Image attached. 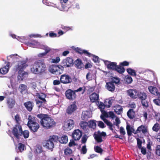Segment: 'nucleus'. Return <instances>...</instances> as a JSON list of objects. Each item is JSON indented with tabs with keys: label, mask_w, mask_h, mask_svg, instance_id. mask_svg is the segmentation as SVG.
Returning a JSON list of instances; mask_svg holds the SVG:
<instances>
[{
	"label": "nucleus",
	"mask_w": 160,
	"mask_h": 160,
	"mask_svg": "<svg viewBox=\"0 0 160 160\" xmlns=\"http://www.w3.org/2000/svg\"><path fill=\"white\" fill-rule=\"evenodd\" d=\"M37 117L40 119L41 125L43 128L50 129L54 126L55 124L54 121L48 115L40 113L38 114Z\"/></svg>",
	"instance_id": "obj_1"
},
{
	"label": "nucleus",
	"mask_w": 160,
	"mask_h": 160,
	"mask_svg": "<svg viewBox=\"0 0 160 160\" xmlns=\"http://www.w3.org/2000/svg\"><path fill=\"white\" fill-rule=\"evenodd\" d=\"M28 66L26 62L24 61H18L17 64L15 65V69L16 71H18V79L22 80L24 77L28 75V72L24 71Z\"/></svg>",
	"instance_id": "obj_2"
},
{
	"label": "nucleus",
	"mask_w": 160,
	"mask_h": 160,
	"mask_svg": "<svg viewBox=\"0 0 160 160\" xmlns=\"http://www.w3.org/2000/svg\"><path fill=\"white\" fill-rule=\"evenodd\" d=\"M46 68L43 60H38L31 65V71L33 73L37 74L43 72Z\"/></svg>",
	"instance_id": "obj_3"
},
{
	"label": "nucleus",
	"mask_w": 160,
	"mask_h": 160,
	"mask_svg": "<svg viewBox=\"0 0 160 160\" xmlns=\"http://www.w3.org/2000/svg\"><path fill=\"white\" fill-rule=\"evenodd\" d=\"M36 119V117L32 116L30 115L28 116L27 126L30 131L33 133L37 132L40 127L39 125L37 122Z\"/></svg>",
	"instance_id": "obj_4"
},
{
	"label": "nucleus",
	"mask_w": 160,
	"mask_h": 160,
	"mask_svg": "<svg viewBox=\"0 0 160 160\" xmlns=\"http://www.w3.org/2000/svg\"><path fill=\"white\" fill-rule=\"evenodd\" d=\"M58 137L57 136L53 135L49 137L48 140L45 141L43 142V146L46 148L52 151V149L54 148V143L57 142L58 141Z\"/></svg>",
	"instance_id": "obj_5"
},
{
	"label": "nucleus",
	"mask_w": 160,
	"mask_h": 160,
	"mask_svg": "<svg viewBox=\"0 0 160 160\" xmlns=\"http://www.w3.org/2000/svg\"><path fill=\"white\" fill-rule=\"evenodd\" d=\"M22 129L20 124H16L13 128L12 133L14 136L18 139H19L22 135Z\"/></svg>",
	"instance_id": "obj_6"
},
{
	"label": "nucleus",
	"mask_w": 160,
	"mask_h": 160,
	"mask_svg": "<svg viewBox=\"0 0 160 160\" xmlns=\"http://www.w3.org/2000/svg\"><path fill=\"white\" fill-rule=\"evenodd\" d=\"M147 95L144 92H138L137 97L141 101V104L143 107L147 108L148 107V103L146 100L147 98Z\"/></svg>",
	"instance_id": "obj_7"
},
{
	"label": "nucleus",
	"mask_w": 160,
	"mask_h": 160,
	"mask_svg": "<svg viewBox=\"0 0 160 160\" xmlns=\"http://www.w3.org/2000/svg\"><path fill=\"white\" fill-rule=\"evenodd\" d=\"M37 97L41 100H36V104L40 108L42 106V105L46 103V100L45 98L46 97V95L45 94L41 93L38 94L37 95Z\"/></svg>",
	"instance_id": "obj_8"
},
{
	"label": "nucleus",
	"mask_w": 160,
	"mask_h": 160,
	"mask_svg": "<svg viewBox=\"0 0 160 160\" xmlns=\"http://www.w3.org/2000/svg\"><path fill=\"white\" fill-rule=\"evenodd\" d=\"M74 126V121L69 119L65 122L63 126V129L65 130L68 131L72 129Z\"/></svg>",
	"instance_id": "obj_9"
},
{
	"label": "nucleus",
	"mask_w": 160,
	"mask_h": 160,
	"mask_svg": "<svg viewBox=\"0 0 160 160\" xmlns=\"http://www.w3.org/2000/svg\"><path fill=\"white\" fill-rule=\"evenodd\" d=\"M65 95L66 98L70 100H74L77 96L74 90H72L70 89H69L66 91Z\"/></svg>",
	"instance_id": "obj_10"
},
{
	"label": "nucleus",
	"mask_w": 160,
	"mask_h": 160,
	"mask_svg": "<svg viewBox=\"0 0 160 160\" xmlns=\"http://www.w3.org/2000/svg\"><path fill=\"white\" fill-rule=\"evenodd\" d=\"M106 136V133L104 132H100L98 131L97 133H94L93 134V137L95 140L98 143L101 142L103 141L102 139V137H105Z\"/></svg>",
	"instance_id": "obj_11"
},
{
	"label": "nucleus",
	"mask_w": 160,
	"mask_h": 160,
	"mask_svg": "<svg viewBox=\"0 0 160 160\" xmlns=\"http://www.w3.org/2000/svg\"><path fill=\"white\" fill-rule=\"evenodd\" d=\"M60 80L61 83L64 84H69L72 82V79L70 76L65 74L61 76Z\"/></svg>",
	"instance_id": "obj_12"
},
{
	"label": "nucleus",
	"mask_w": 160,
	"mask_h": 160,
	"mask_svg": "<svg viewBox=\"0 0 160 160\" xmlns=\"http://www.w3.org/2000/svg\"><path fill=\"white\" fill-rule=\"evenodd\" d=\"M82 134V132L79 129L75 130L72 134V138L74 140H78L81 138Z\"/></svg>",
	"instance_id": "obj_13"
},
{
	"label": "nucleus",
	"mask_w": 160,
	"mask_h": 160,
	"mask_svg": "<svg viewBox=\"0 0 160 160\" xmlns=\"http://www.w3.org/2000/svg\"><path fill=\"white\" fill-rule=\"evenodd\" d=\"M60 69L61 68L60 65H52L50 67L49 71L54 74H57L58 73L61 74V72H60Z\"/></svg>",
	"instance_id": "obj_14"
},
{
	"label": "nucleus",
	"mask_w": 160,
	"mask_h": 160,
	"mask_svg": "<svg viewBox=\"0 0 160 160\" xmlns=\"http://www.w3.org/2000/svg\"><path fill=\"white\" fill-rule=\"evenodd\" d=\"M108 117V114L107 113H105L103 114V115H101L100 116L101 118L104 121V122L109 127V129L111 130H113V124L112 123L108 120L105 118V117Z\"/></svg>",
	"instance_id": "obj_15"
},
{
	"label": "nucleus",
	"mask_w": 160,
	"mask_h": 160,
	"mask_svg": "<svg viewBox=\"0 0 160 160\" xmlns=\"http://www.w3.org/2000/svg\"><path fill=\"white\" fill-rule=\"evenodd\" d=\"M77 106L75 103L73 102L68 106L66 109V113L68 115H71L76 110Z\"/></svg>",
	"instance_id": "obj_16"
},
{
	"label": "nucleus",
	"mask_w": 160,
	"mask_h": 160,
	"mask_svg": "<svg viewBox=\"0 0 160 160\" xmlns=\"http://www.w3.org/2000/svg\"><path fill=\"white\" fill-rule=\"evenodd\" d=\"M104 63L107 66V68L110 70H115L117 67V63L116 62L106 61Z\"/></svg>",
	"instance_id": "obj_17"
},
{
	"label": "nucleus",
	"mask_w": 160,
	"mask_h": 160,
	"mask_svg": "<svg viewBox=\"0 0 160 160\" xmlns=\"http://www.w3.org/2000/svg\"><path fill=\"white\" fill-rule=\"evenodd\" d=\"M128 95L133 99L137 98L138 92L136 89H129L127 91Z\"/></svg>",
	"instance_id": "obj_18"
},
{
	"label": "nucleus",
	"mask_w": 160,
	"mask_h": 160,
	"mask_svg": "<svg viewBox=\"0 0 160 160\" xmlns=\"http://www.w3.org/2000/svg\"><path fill=\"white\" fill-rule=\"evenodd\" d=\"M74 50L78 53L81 54H84L85 55H86L89 57H90L92 54L88 52L87 50H82L81 48H76L74 49Z\"/></svg>",
	"instance_id": "obj_19"
},
{
	"label": "nucleus",
	"mask_w": 160,
	"mask_h": 160,
	"mask_svg": "<svg viewBox=\"0 0 160 160\" xmlns=\"http://www.w3.org/2000/svg\"><path fill=\"white\" fill-rule=\"evenodd\" d=\"M148 89L149 91L152 94L157 96L160 95V92H158V89L156 87L150 86L148 87Z\"/></svg>",
	"instance_id": "obj_20"
},
{
	"label": "nucleus",
	"mask_w": 160,
	"mask_h": 160,
	"mask_svg": "<svg viewBox=\"0 0 160 160\" xmlns=\"http://www.w3.org/2000/svg\"><path fill=\"white\" fill-rule=\"evenodd\" d=\"M24 105L28 111L30 112L32 109L34 104L32 102L29 101L24 103Z\"/></svg>",
	"instance_id": "obj_21"
},
{
	"label": "nucleus",
	"mask_w": 160,
	"mask_h": 160,
	"mask_svg": "<svg viewBox=\"0 0 160 160\" xmlns=\"http://www.w3.org/2000/svg\"><path fill=\"white\" fill-rule=\"evenodd\" d=\"M75 66L77 69H81L83 68L84 65L81 59L78 58L74 62Z\"/></svg>",
	"instance_id": "obj_22"
},
{
	"label": "nucleus",
	"mask_w": 160,
	"mask_h": 160,
	"mask_svg": "<svg viewBox=\"0 0 160 160\" xmlns=\"http://www.w3.org/2000/svg\"><path fill=\"white\" fill-rule=\"evenodd\" d=\"M90 101L92 102H98L99 100V95L95 92L93 93L90 96Z\"/></svg>",
	"instance_id": "obj_23"
},
{
	"label": "nucleus",
	"mask_w": 160,
	"mask_h": 160,
	"mask_svg": "<svg viewBox=\"0 0 160 160\" xmlns=\"http://www.w3.org/2000/svg\"><path fill=\"white\" fill-rule=\"evenodd\" d=\"M141 132L144 134H147L148 132L147 128L143 125L139 127L136 131V133H140Z\"/></svg>",
	"instance_id": "obj_24"
},
{
	"label": "nucleus",
	"mask_w": 160,
	"mask_h": 160,
	"mask_svg": "<svg viewBox=\"0 0 160 160\" xmlns=\"http://www.w3.org/2000/svg\"><path fill=\"white\" fill-rule=\"evenodd\" d=\"M106 87L107 90L112 92H113L115 89L114 85L111 82L106 83Z\"/></svg>",
	"instance_id": "obj_25"
},
{
	"label": "nucleus",
	"mask_w": 160,
	"mask_h": 160,
	"mask_svg": "<svg viewBox=\"0 0 160 160\" xmlns=\"http://www.w3.org/2000/svg\"><path fill=\"white\" fill-rule=\"evenodd\" d=\"M10 65V62H8L5 66L0 69V73L3 74L7 73L9 70Z\"/></svg>",
	"instance_id": "obj_26"
},
{
	"label": "nucleus",
	"mask_w": 160,
	"mask_h": 160,
	"mask_svg": "<svg viewBox=\"0 0 160 160\" xmlns=\"http://www.w3.org/2000/svg\"><path fill=\"white\" fill-rule=\"evenodd\" d=\"M58 141L61 143L65 144L68 142V136L66 135H63L61 137L58 138Z\"/></svg>",
	"instance_id": "obj_27"
},
{
	"label": "nucleus",
	"mask_w": 160,
	"mask_h": 160,
	"mask_svg": "<svg viewBox=\"0 0 160 160\" xmlns=\"http://www.w3.org/2000/svg\"><path fill=\"white\" fill-rule=\"evenodd\" d=\"M7 103L8 108H12L15 105V101L13 98H9L7 100Z\"/></svg>",
	"instance_id": "obj_28"
},
{
	"label": "nucleus",
	"mask_w": 160,
	"mask_h": 160,
	"mask_svg": "<svg viewBox=\"0 0 160 160\" xmlns=\"http://www.w3.org/2000/svg\"><path fill=\"white\" fill-rule=\"evenodd\" d=\"M127 115L131 119H133L135 117V114L133 109H130L127 112Z\"/></svg>",
	"instance_id": "obj_29"
},
{
	"label": "nucleus",
	"mask_w": 160,
	"mask_h": 160,
	"mask_svg": "<svg viewBox=\"0 0 160 160\" xmlns=\"http://www.w3.org/2000/svg\"><path fill=\"white\" fill-rule=\"evenodd\" d=\"M114 108V112L118 115H120L122 112L123 108L120 105L115 106Z\"/></svg>",
	"instance_id": "obj_30"
},
{
	"label": "nucleus",
	"mask_w": 160,
	"mask_h": 160,
	"mask_svg": "<svg viewBox=\"0 0 160 160\" xmlns=\"http://www.w3.org/2000/svg\"><path fill=\"white\" fill-rule=\"evenodd\" d=\"M27 86L25 84H20L19 87L18 89L20 90V92L23 94V92H27Z\"/></svg>",
	"instance_id": "obj_31"
},
{
	"label": "nucleus",
	"mask_w": 160,
	"mask_h": 160,
	"mask_svg": "<svg viewBox=\"0 0 160 160\" xmlns=\"http://www.w3.org/2000/svg\"><path fill=\"white\" fill-rule=\"evenodd\" d=\"M61 64L62 65H60V66L62 70V71L63 70L64 67L65 68H66L70 67V65H69V64H68V63H67V60H66L65 59L63 60L61 63Z\"/></svg>",
	"instance_id": "obj_32"
},
{
	"label": "nucleus",
	"mask_w": 160,
	"mask_h": 160,
	"mask_svg": "<svg viewBox=\"0 0 160 160\" xmlns=\"http://www.w3.org/2000/svg\"><path fill=\"white\" fill-rule=\"evenodd\" d=\"M118 72L119 73L122 74L125 72V68L120 64L117 65L116 69L115 70Z\"/></svg>",
	"instance_id": "obj_33"
},
{
	"label": "nucleus",
	"mask_w": 160,
	"mask_h": 160,
	"mask_svg": "<svg viewBox=\"0 0 160 160\" xmlns=\"http://www.w3.org/2000/svg\"><path fill=\"white\" fill-rule=\"evenodd\" d=\"M64 153L66 156H72V151L69 148H67L64 149Z\"/></svg>",
	"instance_id": "obj_34"
},
{
	"label": "nucleus",
	"mask_w": 160,
	"mask_h": 160,
	"mask_svg": "<svg viewBox=\"0 0 160 160\" xmlns=\"http://www.w3.org/2000/svg\"><path fill=\"white\" fill-rule=\"evenodd\" d=\"M89 113L87 111L83 112L81 115L82 119L84 120H87L88 118H89Z\"/></svg>",
	"instance_id": "obj_35"
},
{
	"label": "nucleus",
	"mask_w": 160,
	"mask_h": 160,
	"mask_svg": "<svg viewBox=\"0 0 160 160\" xmlns=\"http://www.w3.org/2000/svg\"><path fill=\"white\" fill-rule=\"evenodd\" d=\"M126 129L128 135L129 136H131L132 134V131L134 130L133 128L131 127L130 125H127Z\"/></svg>",
	"instance_id": "obj_36"
},
{
	"label": "nucleus",
	"mask_w": 160,
	"mask_h": 160,
	"mask_svg": "<svg viewBox=\"0 0 160 160\" xmlns=\"http://www.w3.org/2000/svg\"><path fill=\"white\" fill-rule=\"evenodd\" d=\"M14 120L17 124H20L21 119L20 115L17 114L14 117Z\"/></svg>",
	"instance_id": "obj_37"
},
{
	"label": "nucleus",
	"mask_w": 160,
	"mask_h": 160,
	"mask_svg": "<svg viewBox=\"0 0 160 160\" xmlns=\"http://www.w3.org/2000/svg\"><path fill=\"white\" fill-rule=\"evenodd\" d=\"M36 152L38 153H40L42 152V146L40 145L37 144L35 147Z\"/></svg>",
	"instance_id": "obj_38"
},
{
	"label": "nucleus",
	"mask_w": 160,
	"mask_h": 160,
	"mask_svg": "<svg viewBox=\"0 0 160 160\" xmlns=\"http://www.w3.org/2000/svg\"><path fill=\"white\" fill-rule=\"evenodd\" d=\"M89 127L93 129L96 128V121L94 120H90L89 122Z\"/></svg>",
	"instance_id": "obj_39"
},
{
	"label": "nucleus",
	"mask_w": 160,
	"mask_h": 160,
	"mask_svg": "<svg viewBox=\"0 0 160 160\" xmlns=\"http://www.w3.org/2000/svg\"><path fill=\"white\" fill-rule=\"evenodd\" d=\"M127 71L128 73L133 76H135L136 75V74L135 71L131 68H128L127 69Z\"/></svg>",
	"instance_id": "obj_40"
},
{
	"label": "nucleus",
	"mask_w": 160,
	"mask_h": 160,
	"mask_svg": "<svg viewBox=\"0 0 160 160\" xmlns=\"http://www.w3.org/2000/svg\"><path fill=\"white\" fill-rule=\"evenodd\" d=\"M61 4V8H60V10L63 11H68L69 7L66 6V3L65 4V3H64V4H63V3Z\"/></svg>",
	"instance_id": "obj_41"
},
{
	"label": "nucleus",
	"mask_w": 160,
	"mask_h": 160,
	"mask_svg": "<svg viewBox=\"0 0 160 160\" xmlns=\"http://www.w3.org/2000/svg\"><path fill=\"white\" fill-rule=\"evenodd\" d=\"M94 149L96 152L99 153L100 154H102L103 150L99 146H95L94 148Z\"/></svg>",
	"instance_id": "obj_42"
},
{
	"label": "nucleus",
	"mask_w": 160,
	"mask_h": 160,
	"mask_svg": "<svg viewBox=\"0 0 160 160\" xmlns=\"http://www.w3.org/2000/svg\"><path fill=\"white\" fill-rule=\"evenodd\" d=\"M160 128V125L158 123H156L154 124L152 127V130L156 132H158Z\"/></svg>",
	"instance_id": "obj_43"
},
{
	"label": "nucleus",
	"mask_w": 160,
	"mask_h": 160,
	"mask_svg": "<svg viewBox=\"0 0 160 160\" xmlns=\"http://www.w3.org/2000/svg\"><path fill=\"white\" fill-rule=\"evenodd\" d=\"M113 84L114 83L115 84L118 83L120 82V79L118 78L113 77L111 78V82Z\"/></svg>",
	"instance_id": "obj_44"
},
{
	"label": "nucleus",
	"mask_w": 160,
	"mask_h": 160,
	"mask_svg": "<svg viewBox=\"0 0 160 160\" xmlns=\"http://www.w3.org/2000/svg\"><path fill=\"white\" fill-rule=\"evenodd\" d=\"M86 88L85 86L82 87H79L78 89L77 90H74V91L76 93V92H81V93L83 94L85 91Z\"/></svg>",
	"instance_id": "obj_45"
},
{
	"label": "nucleus",
	"mask_w": 160,
	"mask_h": 160,
	"mask_svg": "<svg viewBox=\"0 0 160 160\" xmlns=\"http://www.w3.org/2000/svg\"><path fill=\"white\" fill-rule=\"evenodd\" d=\"M88 124V123L87 122L84 121H81L80 123V127L84 130L86 129Z\"/></svg>",
	"instance_id": "obj_46"
},
{
	"label": "nucleus",
	"mask_w": 160,
	"mask_h": 160,
	"mask_svg": "<svg viewBox=\"0 0 160 160\" xmlns=\"http://www.w3.org/2000/svg\"><path fill=\"white\" fill-rule=\"evenodd\" d=\"M104 103L106 105V106L107 108H110L112 105V102L111 100L106 99L104 101Z\"/></svg>",
	"instance_id": "obj_47"
},
{
	"label": "nucleus",
	"mask_w": 160,
	"mask_h": 160,
	"mask_svg": "<svg viewBox=\"0 0 160 160\" xmlns=\"http://www.w3.org/2000/svg\"><path fill=\"white\" fill-rule=\"evenodd\" d=\"M22 135H23L24 138H28L29 135V132L28 130H25L23 131H22Z\"/></svg>",
	"instance_id": "obj_48"
},
{
	"label": "nucleus",
	"mask_w": 160,
	"mask_h": 160,
	"mask_svg": "<svg viewBox=\"0 0 160 160\" xmlns=\"http://www.w3.org/2000/svg\"><path fill=\"white\" fill-rule=\"evenodd\" d=\"M158 96V98H156L153 100V102L155 104L158 106H160V94Z\"/></svg>",
	"instance_id": "obj_49"
},
{
	"label": "nucleus",
	"mask_w": 160,
	"mask_h": 160,
	"mask_svg": "<svg viewBox=\"0 0 160 160\" xmlns=\"http://www.w3.org/2000/svg\"><path fill=\"white\" fill-rule=\"evenodd\" d=\"M126 81L128 84H130L132 82V79L130 76L128 75L126 77Z\"/></svg>",
	"instance_id": "obj_50"
},
{
	"label": "nucleus",
	"mask_w": 160,
	"mask_h": 160,
	"mask_svg": "<svg viewBox=\"0 0 160 160\" xmlns=\"http://www.w3.org/2000/svg\"><path fill=\"white\" fill-rule=\"evenodd\" d=\"M155 153L158 156H160V145H158L156 148Z\"/></svg>",
	"instance_id": "obj_51"
},
{
	"label": "nucleus",
	"mask_w": 160,
	"mask_h": 160,
	"mask_svg": "<svg viewBox=\"0 0 160 160\" xmlns=\"http://www.w3.org/2000/svg\"><path fill=\"white\" fill-rule=\"evenodd\" d=\"M65 60H67V63L69 64V65H70V66L73 63V60L72 58L68 57L65 59Z\"/></svg>",
	"instance_id": "obj_52"
},
{
	"label": "nucleus",
	"mask_w": 160,
	"mask_h": 160,
	"mask_svg": "<svg viewBox=\"0 0 160 160\" xmlns=\"http://www.w3.org/2000/svg\"><path fill=\"white\" fill-rule=\"evenodd\" d=\"M147 76L148 79H150L154 77V74L153 72L149 71V72L147 73Z\"/></svg>",
	"instance_id": "obj_53"
},
{
	"label": "nucleus",
	"mask_w": 160,
	"mask_h": 160,
	"mask_svg": "<svg viewBox=\"0 0 160 160\" xmlns=\"http://www.w3.org/2000/svg\"><path fill=\"white\" fill-rule=\"evenodd\" d=\"M87 151V149L86 148V146L84 145L82 147L81 150V153H82L83 154H85L86 153Z\"/></svg>",
	"instance_id": "obj_54"
},
{
	"label": "nucleus",
	"mask_w": 160,
	"mask_h": 160,
	"mask_svg": "<svg viewBox=\"0 0 160 160\" xmlns=\"http://www.w3.org/2000/svg\"><path fill=\"white\" fill-rule=\"evenodd\" d=\"M137 146L138 148L140 149L142 148V141L138 138H137Z\"/></svg>",
	"instance_id": "obj_55"
},
{
	"label": "nucleus",
	"mask_w": 160,
	"mask_h": 160,
	"mask_svg": "<svg viewBox=\"0 0 160 160\" xmlns=\"http://www.w3.org/2000/svg\"><path fill=\"white\" fill-rule=\"evenodd\" d=\"M115 122H114L113 124L115 125L117 127H118L119 124L120 123V121L118 117H116L115 119Z\"/></svg>",
	"instance_id": "obj_56"
},
{
	"label": "nucleus",
	"mask_w": 160,
	"mask_h": 160,
	"mask_svg": "<svg viewBox=\"0 0 160 160\" xmlns=\"http://www.w3.org/2000/svg\"><path fill=\"white\" fill-rule=\"evenodd\" d=\"M98 107L99 108L101 109V111H102V109H104L105 107H106V105L104 103L100 102L99 105Z\"/></svg>",
	"instance_id": "obj_57"
},
{
	"label": "nucleus",
	"mask_w": 160,
	"mask_h": 160,
	"mask_svg": "<svg viewBox=\"0 0 160 160\" xmlns=\"http://www.w3.org/2000/svg\"><path fill=\"white\" fill-rule=\"evenodd\" d=\"M19 145L18 149L21 152H22L24 150L25 146L22 143H19Z\"/></svg>",
	"instance_id": "obj_58"
},
{
	"label": "nucleus",
	"mask_w": 160,
	"mask_h": 160,
	"mask_svg": "<svg viewBox=\"0 0 160 160\" xmlns=\"http://www.w3.org/2000/svg\"><path fill=\"white\" fill-rule=\"evenodd\" d=\"M98 125L101 128H105V125L104 123L102 121H99Z\"/></svg>",
	"instance_id": "obj_59"
},
{
	"label": "nucleus",
	"mask_w": 160,
	"mask_h": 160,
	"mask_svg": "<svg viewBox=\"0 0 160 160\" xmlns=\"http://www.w3.org/2000/svg\"><path fill=\"white\" fill-rule=\"evenodd\" d=\"M88 137L86 135H84L82 138L81 142L82 143H85L86 142Z\"/></svg>",
	"instance_id": "obj_60"
},
{
	"label": "nucleus",
	"mask_w": 160,
	"mask_h": 160,
	"mask_svg": "<svg viewBox=\"0 0 160 160\" xmlns=\"http://www.w3.org/2000/svg\"><path fill=\"white\" fill-rule=\"evenodd\" d=\"M61 83L60 80H55L53 81V84L54 85H58L60 84Z\"/></svg>",
	"instance_id": "obj_61"
},
{
	"label": "nucleus",
	"mask_w": 160,
	"mask_h": 160,
	"mask_svg": "<svg viewBox=\"0 0 160 160\" xmlns=\"http://www.w3.org/2000/svg\"><path fill=\"white\" fill-rule=\"evenodd\" d=\"M108 114L109 115V117H110L112 119H113L116 117L115 114L113 112L110 111L108 112Z\"/></svg>",
	"instance_id": "obj_62"
},
{
	"label": "nucleus",
	"mask_w": 160,
	"mask_h": 160,
	"mask_svg": "<svg viewBox=\"0 0 160 160\" xmlns=\"http://www.w3.org/2000/svg\"><path fill=\"white\" fill-rule=\"evenodd\" d=\"M92 56L93 57V60L94 61V62H96L98 61V56H96L94 55H92L91 56H91Z\"/></svg>",
	"instance_id": "obj_63"
},
{
	"label": "nucleus",
	"mask_w": 160,
	"mask_h": 160,
	"mask_svg": "<svg viewBox=\"0 0 160 160\" xmlns=\"http://www.w3.org/2000/svg\"><path fill=\"white\" fill-rule=\"evenodd\" d=\"M120 132L121 134L122 135H125L126 134L125 131L123 128L122 127H120Z\"/></svg>",
	"instance_id": "obj_64"
}]
</instances>
